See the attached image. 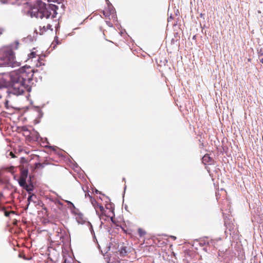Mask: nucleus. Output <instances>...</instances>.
Masks as SVG:
<instances>
[{
	"label": "nucleus",
	"mask_w": 263,
	"mask_h": 263,
	"mask_svg": "<svg viewBox=\"0 0 263 263\" xmlns=\"http://www.w3.org/2000/svg\"><path fill=\"white\" fill-rule=\"evenodd\" d=\"M36 72L31 67H21L9 73L10 81L14 89H18L19 93L23 92L24 88L29 86Z\"/></svg>",
	"instance_id": "obj_1"
},
{
	"label": "nucleus",
	"mask_w": 263,
	"mask_h": 263,
	"mask_svg": "<svg viewBox=\"0 0 263 263\" xmlns=\"http://www.w3.org/2000/svg\"><path fill=\"white\" fill-rule=\"evenodd\" d=\"M19 42L16 41L0 50V66H19L15 61V55L13 51V50H17Z\"/></svg>",
	"instance_id": "obj_2"
},
{
	"label": "nucleus",
	"mask_w": 263,
	"mask_h": 263,
	"mask_svg": "<svg viewBox=\"0 0 263 263\" xmlns=\"http://www.w3.org/2000/svg\"><path fill=\"white\" fill-rule=\"evenodd\" d=\"M28 13L31 17L42 18H48L51 15L45 3L41 0H34L33 6H31L28 10Z\"/></svg>",
	"instance_id": "obj_3"
},
{
	"label": "nucleus",
	"mask_w": 263,
	"mask_h": 263,
	"mask_svg": "<svg viewBox=\"0 0 263 263\" xmlns=\"http://www.w3.org/2000/svg\"><path fill=\"white\" fill-rule=\"evenodd\" d=\"M28 174V170L24 167L21 168L20 177L18 179L20 185H24Z\"/></svg>",
	"instance_id": "obj_4"
},
{
	"label": "nucleus",
	"mask_w": 263,
	"mask_h": 263,
	"mask_svg": "<svg viewBox=\"0 0 263 263\" xmlns=\"http://www.w3.org/2000/svg\"><path fill=\"white\" fill-rule=\"evenodd\" d=\"M55 233V237L53 238V240H52V242L54 243L55 245L59 246L61 245L62 242H63L64 234L62 233L61 229H59Z\"/></svg>",
	"instance_id": "obj_5"
},
{
	"label": "nucleus",
	"mask_w": 263,
	"mask_h": 263,
	"mask_svg": "<svg viewBox=\"0 0 263 263\" xmlns=\"http://www.w3.org/2000/svg\"><path fill=\"white\" fill-rule=\"evenodd\" d=\"M11 95H14V93L9 92L7 88L0 87V99L3 97L10 98Z\"/></svg>",
	"instance_id": "obj_6"
},
{
	"label": "nucleus",
	"mask_w": 263,
	"mask_h": 263,
	"mask_svg": "<svg viewBox=\"0 0 263 263\" xmlns=\"http://www.w3.org/2000/svg\"><path fill=\"white\" fill-rule=\"evenodd\" d=\"M202 162L204 164L212 165L214 164V160L210 157L209 154H205L202 157Z\"/></svg>",
	"instance_id": "obj_7"
},
{
	"label": "nucleus",
	"mask_w": 263,
	"mask_h": 263,
	"mask_svg": "<svg viewBox=\"0 0 263 263\" xmlns=\"http://www.w3.org/2000/svg\"><path fill=\"white\" fill-rule=\"evenodd\" d=\"M115 9L109 7L103 10V14L105 17H109L110 15H114Z\"/></svg>",
	"instance_id": "obj_8"
},
{
	"label": "nucleus",
	"mask_w": 263,
	"mask_h": 263,
	"mask_svg": "<svg viewBox=\"0 0 263 263\" xmlns=\"http://www.w3.org/2000/svg\"><path fill=\"white\" fill-rule=\"evenodd\" d=\"M20 132H23L25 136L29 137L31 134L30 131L28 129V127L26 126H23L18 128Z\"/></svg>",
	"instance_id": "obj_9"
},
{
	"label": "nucleus",
	"mask_w": 263,
	"mask_h": 263,
	"mask_svg": "<svg viewBox=\"0 0 263 263\" xmlns=\"http://www.w3.org/2000/svg\"><path fill=\"white\" fill-rule=\"evenodd\" d=\"M118 252H119V254L122 257H125L127 255L128 250L127 249V247L125 246H122L121 248L119 249Z\"/></svg>",
	"instance_id": "obj_10"
},
{
	"label": "nucleus",
	"mask_w": 263,
	"mask_h": 263,
	"mask_svg": "<svg viewBox=\"0 0 263 263\" xmlns=\"http://www.w3.org/2000/svg\"><path fill=\"white\" fill-rule=\"evenodd\" d=\"M95 208L97 211L98 209L100 210L102 215L107 216L106 210L101 204H97Z\"/></svg>",
	"instance_id": "obj_11"
},
{
	"label": "nucleus",
	"mask_w": 263,
	"mask_h": 263,
	"mask_svg": "<svg viewBox=\"0 0 263 263\" xmlns=\"http://www.w3.org/2000/svg\"><path fill=\"white\" fill-rule=\"evenodd\" d=\"M21 186L23 187L24 189H25L29 194L30 192L32 191L33 190V186L31 184H27L26 182L24 185H20Z\"/></svg>",
	"instance_id": "obj_12"
},
{
	"label": "nucleus",
	"mask_w": 263,
	"mask_h": 263,
	"mask_svg": "<svg viewBox=\"0 0 263 263\" xmlns=\"http://www.w3.org/2000/svg\"><path fill=\"white\" fill-rule=\"evenodd\" d=\"M45 59V56L40 57L37 60L39 65L37 64L36 66H44L45 65L44 63Z\"/></svg>",
	"instance_id": "obj_13"
},
{
	"label": "nucleus",
	"mask_w": 263,
	"mask_h": 263,
	"mask_svg": "<svg viewBox=\"0 0 263 263\" xmlns=\"http://www.w3.org/2000/svg\"><path fill=\"white\" fill-rule=\"evenodd\" d=\"M109 212L110 213L111 215H110V214L108 215V214H107L106 216L108 217H110V220L112 221V222L115 223V222L114 221L115 213H114L113 210L111 209H110V210H109Z\"/></svg>",
	"instance_id": "obj_14"
},
{
	"label": "nucleus",
	"mask_w": 263,
	"mask_h": 263,
	"mask_svg": "<svg viewBox=\"0 0 263 263\" xmlns=\"http://www.w3.org/2000/svg\"><path fill=\"white\" fill-rule=\"evenodd\" d=\"M38 56H39L38 54H37L35 51H32L31 53H30L28 55V60L33 59V58H36Z\"/></svg>",
	"instance_id": "obj_15"
},
{
	"label": "nucleus",
	"mask_w": 263,
	"mask_h": 263,
	"mask_svg": "<svg viewBox=\"0 0 263 263\" xmlns=\"http://www.w3.org/2000/svg\"><path fill=\"white\" fill-rule=\"evenodd\" d=\"M214 241L212 239H211L210 241H205V240H203L200 244H202V245H207L208 246H211V245H213V243H214Z\"/></svg>",
	"instance_id": "obj_16"
},
{
	"label": "nucleus",
	"mask_w": 263,
	"mask_h": 263,
	"mask_svg": "<svg viewBox=\"0 0 263 263\" xmlns=\"http://www.w3.org/2000/svg\"><path fill=\"white\" fill-rule=\"evenodd\" d=\"M138 235L140 237H142L145 235L146 232L142 228H139L138 230Z\"/></svg>",
	"instance_id": "obj_17"
},
{
	"label": "nucleus",
	"mask_w": 263,
	"mask_h": 263,
	"mask_svg": "<svg viewBox=\"0 0 263 263\" xmlns=\"http://www.w3.org/2000/svg\"><path fill=\"white\" fill-rule=\"evenodd\" d=\"M35 198L36 196L35 195H33V194H32L30 196H29L28 198V205L29 204L30 202L32 200V198Z\"/></svg>",
	"instance_id": "obj_18"
},
{
	"label": "nucleus",
	"mask_w": 263,
	"mask_h": 263,
	"mask_svg": "<svg viewBox=\"0 0 263 263\" xmlns=\"http://www.w3.org/2000/svg\"><path fill=\"white\" fill-rule=\"evenodd\" d=\"M4 169L12 173L13 172V170L14 169V167L13 166H11L9 167H5Z\"/></svg>",
	"instance_id": "obj_19"
},
{
	"label": "nucleus",
	"mask_w": 263,
	"mask_h": 263,
	"mask_svg": "<svg viewBox=\"0 0 263 263\" xmlns=\"http://www.w3.org/2000/svg\"><path fill=\"white\" fill-rule=\"evenodd\" d=\"M9 100L8 99H6L5 100V101H4V103L5 104V106L6 108H8V103H9Z\"/></svg>",
	"instance_id": "obj_20"
},
{
	"label": "nucleus",
	"mask_w": 263,
	"mask_h": 263,
	"mask_svg": "<svg viewBox=\"0 0 263 263\" xmlns=\"http://www.w3.org/2000/svg\"><path fill=\"white\" fill-rule=\"evenodd\" d=\"M11 213H13V212H8V211H5V215L6 216V217H8L10 215V214Z\"/></svg>",
	"instance_id": "obj_21"
},
{
	"label": "nucleus",
	"mask_w": 263,
	"mask_h": 263,
	"mask_svg": "<svg viewBox=\"0 0 263 263\" xmlns=\"http://www.w3.org/2000/svg\"><path fill=\"white\" fill-rule=\"evenodd\" d=\"M42 28H43V29L44 30H43V31H42L41 32H40V34H43V32H44V31H45L47 30V29H46V28H45V26H43V27H42Z\"/></svg>",
	"instance_id": "obj_22"
},
{
	"label": "nucleus",
	"mask_w": 263,
	"mask_h": 263,
	"mask_svg": "<svg viewBox=\"0 0 263 263\" xmlns=\"http://www.w3.org/2000/svg\"><path fill=\"white\" fill-rule=\"evenodd\" d=\"M4 31V29L3 28L0 27V35L3 33Z\"/></svg>",
	"instance_id": "obj_23"
},
{
	"label": "nucleus",
	"mask_w": 263,
	"mask_h": 263,
	"mask_svg": "<svg viewBox=\"0 0 263 263\" xmlns=\"http://www.w3.org/2000/svg\"><path fill=\"white\" fill-rule=\"evenodd\" d=\"M9 155L11 156L12 158H15V155L12 152H10Z\"/></svg>",
	"instance_id": "obj_24"
},
{
	"label": "nucleus",
	"mask_w": 263,
	"mask_h": 263,
	"mask_svg": "<svg viewBox=\"0 0 263 263\" xmlns=\"http://www.w3.org/2000/svg\"><path fill=\"white\" fill-rule=\"evenodd\" d=\"M171 238H172L173 240L176 239V237L174 236H171Z\"/></svg>",
	"instance_id": "obj_25"
},
{
	"label": "nucleus",
	"mask_w": 263,
	"mask_h": 263,
	"mask_svg": "<svg viewBox=\"0 0 263 263\" xmlns=\"http://www.w3.org/2000/svg\"><path fill=\"white\" fill-rule=\"evenodd\" d=\"M261 62L263 64V59L261 60Z\"/></svg>",
	"instance_id": "obj_26"
},
{
	"label": "nucleus",
	"mask_w": 263,
	"mask_h": 263,
	"mask_svg": "<svg viewBox=\"0 0 263 263\" xmlns=\"http://www.w3.org/2000/svg\"><path fill=\"white\" fill-rule=\"evenodd\" d=\"M51 27V26H50V25H47V27Z\"/></svg>",
	"instance_id": "obj_27"
},
{
	"label": "nucleus",
	"mask_w": 263,
	"mask_h": 263,
	"mask_svg": "<svg viewBox=\"0 0 263 263\" xmlns=\"http://www.w3.org/2000/svg\"><path fill=\"white\" fill-rule=\"evenodd\" d=\"M52 7H57V6L55 5H53Z\"/></svg>",
	"instance_id": "obj_28"
},
{
	"label": "nucleus",
	"mask_w": 263,
	"mask_h": 263,
	"mask_svg": "<svg viewBox=\"0 0 263 263\" xmlns=\"http://www.w3.org/2000/svg\"><path fill=\"white\" fill-rule=\"evenodd\" d=\"M36 165H41V164H40V163H38V164H37Z\"/></svg>",
	"instance_id": "obj_29"
}]
</instances>
